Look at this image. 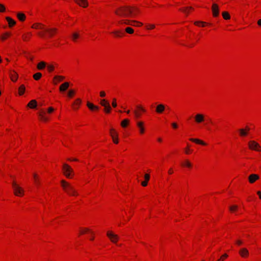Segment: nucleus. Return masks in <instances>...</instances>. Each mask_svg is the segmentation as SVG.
Segmentation results:
<instances>
[{
  "label": "nucleus",
  "instance_id": "7ed1b4c3",
  "mask_svg": "<svg viewBox=\"0 0 261 261\" xmlns=\"http://www.w3.org/2000/svg\"><path fill=\"white\" fill-rule=\"evenodd\" d=\"M63 170L64 175L67 178H71L73 175V169L67 164H64L63 165Z\"/></svg>",
  "mask_w": 261,
  "mask_h": 261
},
{
  "label": "nucleus",
  "instance_id": "c756f323",
  "mask_svg": "<svg viewBox=\"0 0 261 261\" xmlns=\"http://www.w3.org/2000/svg\"><path fill=\"white\" fill-rule=\"evenodd\" d=\"M110 133L112 138L118 136V133L113 128L110 129Z\"/></svg>",
  "mask_w": 261,
  "mask_h": 261
},
{
  "label": "nucleus",
  "instance_id": "c85d7f7f",
  "mask_svg": "<svg viewBox=\"0 0 261 261\" xmlns=\"http://www.w3.org/2000/svg\"><path fill=\"white\" fill-rule=\"evenodd\" d=\"M239 132L240 133V136L242 137H245L247 135V132L244 128H241L239 129Z\"/></svg>",
  "mask_w": 261,
  "mask_h": 261
},
{
  "label": "nucleus",
  "instance_id": "4c0bfd02",
  "mask_svg": "<svg viewBox=\"0 0 261 261\" xmlns=\"http://www.w3.org/2000/svg\"><path fill=\"white\" fill-rule=\"evenodd\" d=\"M75 94V91L73 89H70L68 91L67 93V95L69 97H72L74 94Z\"/></svg>",
  "mask_w": 261,
  "mask_h": 261
},
{
  "label": "nucleus",
  "instance_id": "1a4fd4ad",
  "mask_svg": "<svg viewBox=\"0 0 261 261\" xmlns=\"http://www.w3.org/2000/svg\"><path fill=\"white\" fill-rule=\"evenodd\" d=\"M212 11L214 17H217L219 15V8L217 4L214 3L212 5Z\"/></svg>",
  "mask_w": 261,
  "mask_h": 261
},
{
  "label": "nucleus",
  "instance_id": "a19ab883",
  "mask_svg": "<svg viewBox=\"0 0 261 261\" xmlns=\"http://www.w3.org/2000/svg\"><path fill=\"white\" fill-rule=\"evenodd\" d=\"M237 209H238V206L236 205H232V206H231L229 207V210L232 212H234V211L237 210Z\"/></svg>",
  "mask_w": 261,
  "mask_h": 261
},
{
  "label": "nucleus",
  "instance_id": "0eeeda50",
  "mask_svg": "<svg viewBox=\"0 0 261 261\" xmlns=\"http://www.w3.org/2000/svg\"><path fill=\"white\" fill-rule=\"evenodd\" d=\"M249 147L250 149L256 151H261V146L258 143L254 141H250L248 143Z\"/></svg>",
  "mask_w": 261,
  "mask_h": 261
},
{
  "label": "nucleus",
  "instance_id": "72a5a7b5",
  "mask_svg": "<svg viewBox=\"0 0 261 261\" xmlns=\"http://www.w3.org/2000/svg\"><path fill=\"white\" fill-rule=\"evenodd\" d=\"M10 36V33L8 32H6L4 33L3 35L0 36V39L2 40H5L7 37H9Z\"/></svg>",
  "mask_w": 261,
  "mask_h": 261
},
{
  "label": "nucleus",
  "instance_id": "4d7b16f0",
  "mask_svg": "<svg viewBox=\"0 0 261 261\" xmlns=\"http://www.w3.org/2000/svg\"><path fill=\"white\" fill-rule=\"evenodd\" d=\"M236 243L238 245H241L243 243V242L241 240H238L237 241Z\"/></svg>",
  "mask_w": 261,
  "mask_h": 261
},
{
  "label": "nucleus",
  "instance_id": "aec40b11",
  "mask_svg": "<svg viewBox=\"0 0 261 261\" xmlns=\"http://www.w3.org/2000/svg\"><path fill=\"white\" fill-rule=\"evenodd\" d=\"M81 100L80 98H77L75 100V101L74 102V103L72 104L73 108L74 109H77L81 103Z\"/></svg>",
  "mask_w": 261,
  "mask_h": 261
},
{
  "label": "nucleus",
  "instance_id": "09e8293b",
  "mask_svg": "<svg viewBox=\"0 0 261 261\" xmlns=\"http://www.w3.org/2000/svg\"><path fill=\"white\" fill-rule=\"evenodd\" d=\"M144 178L145 180L148 181L149 180L150 176L148 174H145Z\"/></svg>",
  "mask_w": 261,
  "mask_h": 261
},
{
  "label": "nucleus",
  "instance_id": "9b49d317",
  "mask_svg": "<svg viewBox=\"0 0 261 261\" xmlns=\"http://www.w3.org/2000/svg\"><path fill=\"white\" fill-rule=\"evenodd\" d=\"M194 119L196 123H201L204 121V116L202 114L198 113L195 116Z\"/></svg>",
  "mask_w": 261,
  "mask_h": 261
},
{
  "label": "nucleus",
  "instance_id": "cd10ccee",
  "mask_svg": "<svg viewBox=\"0 0 261 261\" xmlns=\"http://www.w3.org/2000/svg\"><path fill=\"white\" fill-rule=\"evenodd\" d=\"M32 28L35 29H43L42 24L39 23H34L32 26Z\"/></svg>",
  "mask_w": 261,
  "mask_h": 261
},
{
  "label": "nucleus",
  "instance_id": "6e6552de",
  "mask_svg": "<svg viewBox=\"0 0 261 261\" xmlns=\"http://www.w3.org/2000/svg\"><path fill=\"white\" fill-rule=\"evenodd\" d=\"M107 235L110 239L111 241L114 243H116L119 240L118 235L114 234L112 231H108L107 233Z\"/></svg>",
  "mask_w": 261,
  "mask_h": 261
},
{
  "label": "nucleus",
  "instance_id": "7c9ffc66",
  "mask_svg": "<svg viewBox=\"0 0 261 261\" xmlns=\"http://www.w3.org/2000/svg\"><path fill=\"white\" fill-rule=\"evenodd\" d=\"M25 91V87L24 85H22L19 88V94L20 95H22Z\"/></svg>",
  "mask_w": 261,
  "mask_h": 261
},
{
  "label": "nucleus",
  "instance_id": "5fc2aeb1",
  "mask_svg": "<svg viewBox=\"0 0 261 261\" xmlns=\"http://www.w3.org/2000/svg\"><path fill=\"white\" fill-rule=\"evenodd\" d=\"M172 126L174 128H177L178 127L177 124L175 122L172 123Z\"/></svg>",
  "mask_w": 261,
  "mask_h": 261
},
{
  "label": "nucleus",
  "instance_id": "774afa93",
  "mask_svg": "<svg viewBox=\"0 0 261 261\" xmlns=\"http://www.w3.org/2000/svg\"><path fill=\"white\" fill-rule=\"evenodd\" d=\"M201 24H202V26L204 27L205 25V24H206V22H203V21H201Z\"/></svg>",
  "mask_w": 261,
  "mask_h": 261
},
{
  "label": "nucleus",
  "instance_id": "a211bd4d",
  "mask_svg": "<svg viewBox=\"0 0 261 261\" xmlns=\"http://www.w3.org/2000/svg\"><path fill=\"white\" fill-rule=\"evenodd\" d=\"M87 106L91 111L98 110H99V107L98 106H95L93 103H91V102H90L89 101H88L87 102Z\"/></svg>",
  "mask_w": 261,
  "mask_h": 261
},
{
  "label": "nucleus",
  "instance_id": "c9c22d12",
  "mask_svg": "<svg viewBox=\"0 0 261 261\" xmlns=\"http://www.w3.org/2000/svg\"><path fill=\"white\" fill-rule=\"evenodd\" d=\"M42 76V74L40 72H37L34 74L33 77L35 80H39Z\"/></svg>",
  "mask_w": 261,
  "mask_h": 261
},
{
  "label": "nucleus",
  "instance_id": "e433bc0d",
  "mask_svg": "<svg viewBox=\"0 0 261 261\" xmlns=\"http://www.w3.org/2000/svg\"><path fill=\"white\" fill-rule=\"evenodd\" d=\"M129 123V120L128 119H124L123 120V121H122L121 123V125L123 127H126L127 124H128Z\"/></svg>",
  "mask_w": 261,
  "mask_h": 261
},
{
  "label": "nucleus",
  "instance_id": "a878e982",
  "mask_svg": "<svg viewBox=\"0 0 261 261\" xmlns=\"http://www.w3.org/2000/svg\"><path fill=\"white\" fill-rule=\"evenodd\" d=\"M190 140L193 142H195L196 143H198V144H201V145H206V143L205 142H204L203 141L200 140H199L198 139H193V138H191L190 139Z\"/></svg>",
  "mask_w": 261,
  "mask_h": 261
},
{
  "label": "nucleus",
  "instance_id": "2eb2a0df",
  "mask_svg": "<svg viewBox=\"0 0 261 261\" xmlns=\"http://www.w3.org/2000/svg\"><path fill=\"white\" fill-rule=\"evenodd\" d=\"M239 254L242 257H246L249 255V251L246 248H243L240 249Z\"/></svg>",
  "mask_w": 261,
  "mask_h": 261
},
{
  "label": "nucleus",
  "instance_id": "f257e3e1",
  "mask_svg": "<svg viewBox=\"0 0 261 261\" xmlns=\"http://www.w3.org/2000/svg\"><path fill=\"white\" fill-rule=\"evenodd\" d=\"M139 12V9L130 6H121L115 10V13L121 17H133L137 12Z\"/></svg>",
  "mask_w": 261,
  "mask_h": 261
},
{
  "label": "nucleus",
  "instance_id": "3c124183",
  "mask_svg": "<svg viewBox=\"0 0 261 261\" xmlns=\"http://www.w3.org/2000/svg\"><path fill=\"white\" fill-rule=\"evenodd\" d=\"M54 111V109L52 107H50L48 109V113H51Z\"/></svg>",
  "mask_w": 261,
  "mask_h": 261
},
{
  "label": "nucleus",
  "instance_id": "39448f33",
  "mask_svg": "<svg viewBox=\"0 0 261 261\" xmlns=\"http://www.w3.org/2000/svg\"><path fill=\"white\" fill-rule=\"evenodd\" d=\"M120 24H125L126 25H131L134 26H141L142 23L140 22L137 21L135 20H129L127 19H122L119 21Z\"/></svg>",
  "mask_w": 261,
  "mask_h": 261
},
{
  "label": "nucleus",
  "instance_id": "f704fd0d",
  "mask_svg": "<svg viewBox=\"0 0 261 261\" xmlns=\"http://www.w3.org/2000/svg\"><path fill=\"white\" fill-rule=\"evenodd\" d=\"M79 37L80 34L77 32L73 33L72 35V39L74 41H75Z\"/></svg>",
  "mask_w": 261,
  "mask_h": 261
},
{
  "label": "nucleus",
  "instance_id": "58836bf2",
  "mask_svg": "<svg viewBox=\"0 0 261 261\" xmlns=\"http://www.w3.org/2000/svg\"><path fill=\"white\" fill-rule=\"evenodd\" d=\"M183 165L189 168H191L192 167V164L188 160H186L183 164Z\"/></svg>",
  "mask_w": 261,
  "mask_h": 261
},
{
  "label": "nucleus",
  "instance_id": "f03ea898",
  "mask_svg": "<svg viewBox=\"0 0 261 261\" xmlns=\"http://www.w3.org/2000/svg\"><path fill=\"white\" fill-rule=\"evenodd\" d=\"M61 186L63 190L69 195H77V192L75 190L74 188L70 185L69 183L64 180L61 181Z\"/></svg>",
  "mask_w": 261,
  "mask_h": 261
},
{
  "label": "nucleus",
  "instance_id": "79ce46f5",
  "mask_svg": "<svg viewBox=\"0 0 261 261\" xmlns=\"http://www.w3.org/2000/svg\"><path fill=\"white\" fill-rule=\"evenodd\" d=\"M113 33L117 37H120L123 33H122L119 31H115L113 32Z\"/></svg>",
  "mask_w": 261,
  "mask_h": 261
},
{
  "label": "nucleus",
  "instance_id": "4be33fe9",
  "mask_svg": "<svg viewBox=\"0 0 261 261\" xmlns=\"http://www.w3.org/2000/svg\"><path fill=\"white\" fill-rule=\"evenodd\" d=\"M45 113L44 111H42L39 114V116L41 120L43 121H47L48 120V118L45 116Z\"/></svg>",
  "mask_w": 261,
  "mask_h": 261
},
{
  "label": "nucleus",
  "instance_id": "9d476101",
  "mask_svg": "<svg viewBox=\"0 0 261 261\" xmlns=\"http://www.w3.org/2000/svg\"><path fill=\"white\" fill-rule=\"evenodd\" d=\"M166 106L163 104H158L155 107V112L158 114H162L165 110Z\"/></svg>",
  "mask_w": 261,
  "mask_h": 261
},
{
  "label": "nucleus",
  "instance_id": "b1692460",
  "mask_svg": "<svg viewBox=\"0 0 261 261\" xmlns=\"http://www.w3.org/2000/svg\"><path fill=\"white\" fill-rule=\"evenodd\" d=\"M6 20L8 22L9 25L10 27H12L16 24V21L12 19L11 18L9 17H6Z\"/></svg>",
  "mask_w": 261,
  "mask_h": 261
},
{
  "label": "nucleus",
  "instance_id": "49530a36",
  "mask_svg": "<svg viewBox=\"0 0 261 261\" xmlns=\"http://www.w3.org/2000/svg\"><path fill=\"white\" fill-rule=\"evenodd\" d=\"M112 139H113V141L114 143L115 144H118V137H117L116 136V137H113L112 138Z\"/></svg>",
  "mask_w": 261,
  "mask_h": 261
},
{
  "label": "nucleus",
  "instance_id": "a18cd8bd",
  "mask_svg": "<svg viewBox=\"0 0 261 261\" xmlns=\"http://www.w3.org/2000/svg\"><path fill=\"white\" fill-rule=\"evenodd\" d=\"M5 9H6L5 6L3 5L0 4V12H4L5 11Z\"/></svg>",
  "mask_w": 261,
  "mask_h": 261
},
{
  "label": "nucleus",
  "instance_id": "338daca9",
  "mask_svg": "<svg viewBox=\"0 0 261 261\" xmlns=\"http://www.w3.org/2000/svg\"><path fill=\"white\" fill-rule=\"evenodd\" d=\"M246 131L248 133V132L250 130V128L248 127H246V129H245Z\"/></svg>",
  "mask_w": 261,
  "mask_h": 261
},
{
  "label": "nucleus",
  "instance_id": "f8f14e48",
  "mask_svg": "<svg viewBox=\"0 0 261 261\" xmlns=\"http://www.w3.org/2000/svg\"><path fill=\"white\" fill-rule=\"evenodd\" d=\"M259 177L258 175L255 174H252L250 175L248 177V180L250 183L253 184L256 180L259 179Z\"/></svg>",
  "mask_w": 261,
  "mask_h": 261
},
{
  "label": "nucleus",
  "instance_id": "f3484780",
  "mask_svg": "<svg viewBox=\"0 0 261 261\" xmlns=\"http://www.w3.org/2000/svg\"><path fill=\"white\" fill-rule=\"evenodd\" d=\"M65 79L64 76L61 75H56L53 78V83L57 85L58 82L63 81Z\"/></svg>",
  "mask_w": 261,
  "mask_h": 261
},
{
  "label": "nucleus",
  "instance_id": "6e6d98bb",
  "mask_svg": "<svg viewBox=\"0 0 261 261\" xmlns=\"http://www.w3.org/2000/svg\"><path fill=\"white\" fill-rule=\"evenodd\" d=\"M134 112L135 114V116L137 118H138L140 117V116L141 115L140 113H138L136 111H135Z\"/></svg>",
  "mask_w": 261,
  "mask_h": 261
},
{
  "label": "nucleus",
  "instance_id": "393cba45",
  "mask_svg": "<svg viewBox=\"0 0 261 261\" xmlns=\"http://www.w3.org/2000/svg\"><path fill=\"white\" fill-rule=\"evenodd\" d=\"M28 106L31 108L34 109L37 106V101L35 100H32L28 104Z\"/></svg>",
  "mask_w": 261,
  "mask_h": 261
},
{
  "label": "nucleus",
  "instance_id": "052dcab7",
  "mask_svg": "<svg viewBox=\"0 0 261 261\" xmlns=\"http://www.w3.org/2000/svg\"><path fill=\"white\" fill-rule=\"evenodd\" d=\"M257 24L258 25L261 27V19H259L257 21Z\"/></svg>",
  "mask_w": 261,
  "mask_h": 261
},
{
  "label": "nucleus",
  "instance_id": "8fccbe9b",
  "mask_svg": "<svg viewBox=\"0 0 261 261\" xmlns=\"http://www.w3.org/2000/svg\"><path fill=\"white\" fill-rule=\"evenodd\" d=\"M34 178H35V180L36 183L37 185H38V184H39V181H38V179H37V174H34Z\"/></svg>",
  "mask_w": 261,
  "mask_h": 261
},
{
  "label": "nucleus",
  "instance_id": "473e14b6",
  "mask_svg": "<svg viewBox=\"0 0 261 261\" xmlns=\"http://www.w3.org/2000/svg\"><path fill=\"white\" fill-rule=\"evenodd\" d=\"M47 69L49 72H52L55 67V66L54 64H48L47 66Z\"/></svg>",
  "mask_w": 261,
  "mask_h": 261
},
{
  "label": "nucleus",
  "instance_id": "bb28decb",
  "mask_svg": "<svg viewBox=\"0 0 261 261\" xmlns=\"http://www.w3.org/2000/svg\"><path fill=\"white\" fill-rule=\"evenodd\" d=\"M46 66V64L45 62L42 61L40 62L37 65V68L39 70H42L44 69Z\"/></svg>",
  "mask_w": 261,
  "mask_h": 261
},
{
  "label": "nucleus",
  "instance_id": "412c9836",
  "mask_svg": "<svg viewBox=\"0 0 261 261\" xmlns=\"http://www.w3.org/2000/svg\"><path fill=\"white\" fill-rule=\"evenodd\" d=\"M11 79L12 81L15 82L16 81L18 78V74L14 71H12L10 73Z\"/></svg>",
  "mask_w": 261,
  "mask_h": 261
},
{
  "label": "nucleus",
  "instance_id": "2f4dec72",
  "mask_svg": "<svg viewBox=\"0 0 261 261\" xmlns=\"http://www.w3.org/2000/svg\"><path fill=\"white\" fill-rule=\"evenodd\" d=\"M222 16L224 19L226 20L229 19L230 18V15L227 12H223L222 13Z\"/></svg>",
  "mask_w": 261,
  "mask_h": 261
},
{
  "label": "nucleus",
  "instance_id": "de8ad7c7",
  "mask_svg": "<svg viewBox=\"0 0 261 261\" xmlns=\"http://www.w3.org/2000/svg\"><path fill=\"white\" fill-rule=\"evenodd\" d=\"M112 106L114 108H116L117 107L116 99L115 98H113V99Z\"/></svg>",
  "mask_w": 261,
  "mask_h": 261
},
{
  "label": "nucleus",
  "instance_id": "0e129e2a",
  "mask_svg": "<svg viewBox=\"0 0 261 261\" xmlns=\"http://www.w3.org/2000/svg\"><path fill=\"white\" fill-rule=\"evenodd\" d=\"M189 147H188L186 149V153L187 154L189 153Z\"/></svg>",
  "mask_w": 261,
  "mask_h": 261
},
{
  "label": "nucleus",
  "instance_id": "5701e85b",
  "mask_svg": "<svg viewBox=\"0 0 261 261\" xmlns=\"http://www.w3.org/2000/svg\"><path fill=\"white\" fill-rule=\"evenodd\" d=\"M17 17L18 19L21 21H23L25 19V15L22 12L17 13Z\"/></svg>",
  "mask_w": 261,
  "mask_h": 261
},
{
  "label": "nucleus",
  "instance_id": "ddd939ff",
  "mask_svg": "<svg viewBox=\"0 0 261 261\" xmlns=\"http://www.w3.org/2000/svg\"><path fill=\"white\" fill-rule=\"evenodd\" d=\"M75 2L77 5L83 8H86L88 6L87 0H75Z\"/></svg>",
  "mask_w": 261,
  "mask_h": 261
},
{
  "label": "nucleus",
  "instance_id": "4468645a",
  "mask_svg": "<svg viewBox=\"0 0 261 261\" xmlns=\"http://www.w3.org/2000/svg\"><path fill=\"white\" fill-rule=\"evenodd\" d=\"M45 31L48 33L49 37H51L57 32V29L56 28H48L45 29Z\"/></svg>",
  "mask_w": 261,
  "mask_h": 261
},
{
  "label": "nucleus",
  "instance_id": "603ef678",
  "mask_svg": "<svg viewBox=\"0 0 261 261\" xmlns=\"http://www.w3.org/2000/svg\"><path fill=\"white\" fill-rule=\"evenodd\" d=\"M147 181L145 180V181H142V183H141V185L143 186V187H145L147 185Z\"/></svg>",
  "mask_w": 261,
  "mask_h": 261
},
{
  "label": "nucleus",
  "instance_id": "e2e57ef3",
  "mask_svg": "<svg viewBox=\"0 0 261 261\" xmlns=\"http://www.w3.org/2000/svg\"><path fill=\"white\" fill-rule=\"evenodd\" d=\"M199 23H201V21H195V22H194V24H195V25H199Z\"/></svg>",
  "mask_w": 261,
  "mask_h": 261
},
{
  "label": "nucleus",
  "instance_id": "c03bdc74",
  "mask_svg": "<svg viewBox=\"0 0 261 261\" xmlns=\"http://www.w3.org/2000/svg\"><path fill=\"white\" fill-rule=\"evenodd\" d=\"M155 28V25L153 24H148L147 26H146V28L148 30H150V29H153L154 28Z\"/></svg>",
  "mask_w": 261,
  "mask_h": 261
},
{
  "label": "nucleus",
  "instance_id": "6ab92c4d",
  "mask_svg": "<svg viewBox=\"0 0 261 261\" xmlns=\"http://www.w3.org/2000/svg\"><path fill=\"white\" fill-rule=\"evenodd\" d=\"M144 123L142 121H138L137 122V125L139 128L140 133L143 134L144 133V127L143 126Z\"/></svg>",
  "mask_w": 261,
  "mask_h": 261
},
{
  "label": "nucleus",
  "instance_id": "864d4df0",
  "mask_svg": "<svg viewBox=\"0 0 261 261\" xmlns=\"http://www.w3.org/2000/svg\"><path fill=\"white\" fill-rule=\"evenodd\" d=\"M100 96L102 97H103L106 96V93L104 91H101L100 92Z\"/></svg>",
  "mask_w": 261,
  "mask_h": 261
},
{
  "label": "nucleus",
  "instance_id": "ea45409f",
  "mask_svg": "<svg viewBox=\"0 0 261 261\" xmlns=\"http://www.w3.org/2000/svg\"><path fill=\"white\" fill-rule=\"evenodd\" d=\"M125 31L126 33L132 34L134 33V30L130 27H127L125 29Z\"/></svg>",
  "mask_w": 261,
  "mask_h": 261
},
{
  "label": "nucleus",
  "instance_id": "423d86ee",
  "mask_svg": "<svg viewBox=\"0 0 261 261\" xmlns=\"http://www.w3.org/2000/svg\"><path fill=\"white\" fill-rule=\"evenodd\" d=\"M100 104L104 107V111L106 113H110L111 112V107L108 101L105 99H102L100 100Z\"/></svg>",
  "mask_w": 261,
  "mask_h": 261
},
{
  "label": "nucleus",
  "instance_id": "69168bd1",
  "mask_svg": "<svg viewBox=\"0 0 261 261\" xmlns=\"http://www.w3.org/2000/svg\"><path fill=\"white\" fill-rule=\"evenodd\" d=\"M28 37V36H23V38L24 39V40H26L27 38Z\"/></svg>",
  "mask_w": 261,
  "mask_h": 261
},
{
  "label": "nucleus",
  "instance_id": "bf43d9fd",
  "mask_svg": "<svg viewBox=\"0 0 261 261\" xmlns=\"http://www.w3.org/2000/svg\"><path fill=\"white\" fill-rule=\"evenodd\" d=\"M168 173L170 174H171L173 173V171H172V169L171 168L169 170Z\"/></svg>",
  "mask_w": 261,
  "mask_h": 261
},
{
  "label": "nucleus",
  "instance_id": "20e7f679",
  "mask_svg": "<svg viewBox=\"0 0 261 261\" xmlns=\"http://www.w3.org/2000/svg\"><path fill=\"white\" fill-rule=\"evenodd\" d=\"M12 187L14 190V193L16 196H19L23 195V190L18 185L16 182L13 181L12 182Z\"/></svg>",
  "mask_w": 261,
  "mask_h": 261
},
{
  "label": "nucleus",
  "instance_id": "13d9d810",
  "mask_svg": "<svg viewBox=\"0 0 261 261\" xmlns=\"http://www.w3.org/2000/svg\"><path fill=\"white\" fill-rule=\"evenodd\" d=\"M257 194L259 196V198L261 199V192L260 191H257Z\"/></svg>",
  "mask_w": 261,
  "mask_h": 261
},
{
  "label": "nucleus",
  "instance_id": "37998d69",
  "mask_svg": "<svg viewBox=\"0 0 261 261\" xmlns=\"http://www.w3.org/2000/svg\"><path fill=\"white\" fill-rule=\"evenodd\" d=\"M180 11H182L184 13L188 15L189 14V11H188V9L186 7L184 8H181L179 9Z\"/></svg>",
  "mask_w": 261,
  "mask_h": 261
},
{
  "label": "nucleus",
  "instance_id": "dca6fc26",
  "mask_svg": "<svg viewBox=\"0 0 261 261\" xmlns=\"http://www.w3.org/2000/svg\"><path fill=\"white\" fill-rule=\"evenodd\" d=\"M69 86V83L68 82H65L60 85L59 90L62 92H64L68 88Z\"/></svg>",
  "mask_w": 261,
  "mask_h": 261
},
{
  "label": "nucleus",
  "instance_id": "680f3d73",
  "mask_svg": "<svg viewBox=\"0 0 261 261\" xmlns=\"http://www.w3.org/2000/svg\"><path fill=\"white\" fill-rule=\"evenodd\" d=\"M89 229L88 228H85V230L81 232L82 233H85L86 231H88Z\"/></svg>",
  "mask_w": 261,
  "mask_h": 261
}]
</instances>
